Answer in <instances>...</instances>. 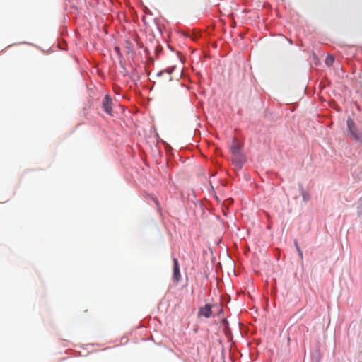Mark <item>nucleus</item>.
<instances>
[{"mask_svg":"<svg viewBox=\"0 0 362 362\" xmlns=\"http://www.w3.org/2000/svg\"><path fill=\"white\" fill-rule=\"evenodd\" d=\"M346 124L349 132L352 138L356 141L360 140L361 138V134L355 127L354 121L351 118H349L346 121Z\"/></svg>","mask_w":362,"mask_h":362,"instance_id":"2","label":"nucleus"},{"mask_svg":"<svg viewBox=\"0 0 362 362\" xmlns=\"http://www.w3.org/2000/svg\"><path fill=\"white\" fill-rule=\"evenodd\" d=\"M294 243H295V246L296 247V250H298V247H300L298 246V244L297 241H295Z\"/></svg>","mask_w":362,"mask_h":362,"instance_id":"8","label":"nucleus"},{"mask_svg":"<svg viewBox=\"0 0 362 362\" xmlns=\"http://www.w3.org/2000/svg\"><path fill=\"white\" fill-rule=\"evenodd\" d=\"M211 305L210 304H206L204 306L199 308L198 317L209 318L211 315Z\"/></svg>","mask_w":362,"mask_h":362,"instance_id":"4","label":"nucleus"},{"mask_svg":"<svg viewBox=\"0 0 362 362\" xmlns=\"http://www.w3.org/2000/svg\"><path fill=\"white\" fill-rule=\"evenodd\" d=\"M103 107L106 113L110 115H112V101L109 95H105L103 101Z\"/></svg>","mask_w":362,"mask_h":362,"instance_id":"3","label":"nucleus"},{"mask_svg":"<svg viewBox=\"0 0 362 362\" xmlns=\"http://www.w3.org/2000/svg\"><path fill=\"white\" fill-rule=\"evenodd\" d=\"M230 151L233 154V160L240 167H241L245 159L244 156L240 153V147L236 140L233 141Z\"/></svg>","mask_w":362,"mask_h":362,"instance_id":"1","label":"nucleus"},{"mask_svg":"<svg viewBox=\"0 0 362 362\" xmlns=\"http://www.w3.org/2000/svg\"><path fill=\"white\" fill-rule=\"evenodd\" d=\"M298 255H299L300 258L301 259H303V252H302V250H300V247H298Z\"/></svg>","mask_w":362,"mask_h":362,"instance_id":"7","label":"nucleus"},{"mask_svg":"<svg viewBox=\"0 0 362 362\" xmlns=\"http://www.w3.org/2000/svg\"><path fill=\"white\" fill-rule=\"evenodd\" d=\"M180 277H181V275H180V272L179 263H178L177 259L175 258L173 259V280L175 282H178L180 280Z\"/></svg>","mask_w":362,"mask_h":362,"instance_id":"5","label":"nucleus"},{"mask_svg":"<svg viewBox=\"0 0 362 362\" xmlns=\"http://www.w3.org/2000/svg\"><path fill=\"white\" fill-rule=\"evenodd\" d=\"M334 61V57L332 55H328L325 59V64L330 66L333 64Z\"/></svg>","mask_w":362,"mask_h":362,"instance_id":"6","label":"nucleus"},{"mask_svg":"<svg viewBox=\"0 0 362 362\" xmlns=\"http://www.w3.org/2000/svg\"><path fill=\"white\" fill-rule=\"evenodd\" d=\"M361 200H362V198L361 199Z\"/></svg>","mask_w":362,"mask_h":362,"instance_id":"9","label":"nucleus"}]
</instances>
